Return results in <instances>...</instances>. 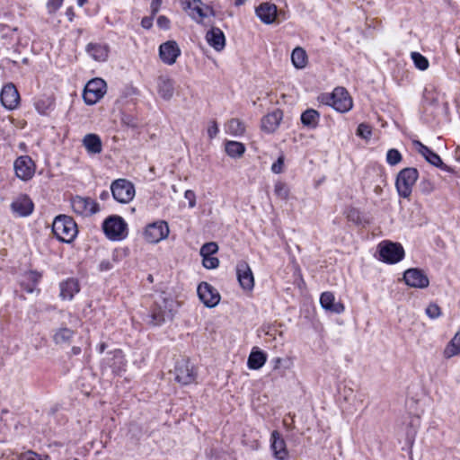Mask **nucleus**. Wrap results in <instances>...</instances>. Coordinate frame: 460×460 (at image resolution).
Segmentation results:
<instances>
[{
    "instance_id": "1",
    "label": "nucleus",
    "mask_w": 460,
    "mask_h": 460,
    "mask_svg": "<svg viewBox=\"0 0 460 460\" xmlns=\"http://www.w3.org/2000/svg\"><path fill=\"white\" fill-rule=\"evenodd\" d=\"M176 308V302L168 297L159 296L150 308L147 323L154 326L163 324L167 319H172Z\"/></svg>"
},
{
    "instance_id": "2",
    "label": "nucleus",
    "mask_w": 460,
    "mask_h": 460,
    "mask_svg": "<svg viewBox=\"0 0 460 460\" xmlns=\"http://www.w3.org/2000/svg\"><path fill=\"white\" fill-rule=\"evenodd\" d=\"M52 232L59 241L69 243L74 241L78 230L71 217L59 215L53 221Z\"/></svg>"
},
{
    "instance_id": "3",
    "label": "nucleus",
    "mask_w": 460,
    "mask_h": 460,
    "mask_svg": "<svg viewBox=\"0 0 460 460\" xmlns=\"http://www.w3.org/2000/svg\"><path fill=\"white\" fill-rule=\"evenodd\" d=\"M320 99L323 103L341 113L349 111L353 106L352 99L344 87H336L332 93H324Z\"/></svg>"
},
{
    "instance_id": "4",
    "label": "nucleus",
    "mask_w": 460,
    "mask_h": 460,
    "mask_svg": "<svg viewBox=\"0 0 460 460\" xmlns=\"http://www.w3.org/2000/svg\"><path fill=\"white\" fill-rule=\"evenodd\" d=\"M102 229L110 240L120 241L128 235L127 223L117 215L108 217L102 223Z\"/></svg>"
},
{
    "instance_id": "5",
    "label": "nucleus",
    "mask_w": 460,
    "mask_h": 460,
    "mask_svg": "<svg viewBox=\"0 0 460 460\" xmlns=\"http://www.w3.org/2000/svg\"><path fill=\"white\" fill-rule=\"evenodd\" d=\"M419 177L416 168L407 167L400 171L396 178V189L399 195L402 198H408L411 194L412 186Z\"/></svg>"
},
{
    "instance_id": "6",
    "label": "nucleus",
    "mask_w": 460,
    "mask_h": 460,
    "mask_svg": "<svg viewBox=\"0 0 460 460\" xmlns=\"http://www.w3.org/2000/svg\"><path fill=\"white\" fill-rule=\"evenodd\" d=\"M174 374L175 380L182 385L195 383L198 376L195 366L185 358L176 362Z\"/></svg>"
},
{
    "instance_id": "7",
    "label": "nucleus",
    "mask_w": 460,
    "mask_h": 460,
    "mask_svg": "<svg viewBox=\"0 0 460 460\" xmlns=\"http://www.w3.org/2000/svg\"><path fill=\"white\" fill-rule=\"evenodd\" d=\"M105 93V81L101 78H94L86 84L83 93V98L86 104L93 105L103 97Z\"/></svg>"
},
{
    "instance_id": "8",
    "label": "nucleus",
    "mask_w": 460,
    "mask_h": 460,
    "mask_svg": "<svg viewBox=\"0 0 460 460\" xmlns=\"http://www.w3.org/2000/svg\"><path fill=\"white\" fill-rule=\"evenodd\" d=\"M111 190L114 199L119 203H128L135 196L134 185L126 179L115 180L111 185Z\"/></svg>"
},
{
    "instance_id": "9",
    "label": "nucleus",
    "mask_w": 460,
    "mask_h": 460,
    "mask_svg": "<svg viewBox=\"0 0 460 460\" xmlns=\"http://www.w3.org/2000/svg\"><path fill=\"white\" fill-rule=\"evenodd\" d=\"M379 259L386 263H396L402 260L404 250L400 243L383 242L378 245Z\"/></svg>"
},
{
    "instance_id": "10",
    "label": "nucleus",
    "mask_w": 460,
    "mask_h": 460,
    "mask_svg": "<svg viewBox=\"0 0 460 460\" xmlns=\"http://www.w3.org/2000/svg\"><path fill=\"white\" fill-rule=\"evenodd\" d=\"M73 211L82 217H90L99 211V204L89 197L75 196L71 199Z\"/></svg>"
},
{
    "instance_id": "11",
    "label": "nucleus",
    "mask_w": 460,
    "mask_h": 460,
    "mask_svg": "<svg viewBox=\"0 0 460 460\" xmlns=\"http://www.w3.org/2000/svg\"><path fill=\"white\" fill-rule=\"evenodd\" d=\"M15 175L22 181L31 180L36 170L33 160L29 155H21L13 163Z\"/></svg>"
},
{
    "instance_id": "12",
    "label": "nucleus",
    "mask_w": 460,
    "mask_h": 460,
    "mask_svg": "<svg viewBox=\"0 0 460 460\" xmlns=\"http://www.w3.org/2000/svg\"><path fill=\"white\" fill-rule=\"evenodd\" d=\"M169 234V226L165 221H156L149 224L145 230L146 240L151 243H156L165 239Z\"/></svg>"
},
{
    "instance_id": "13",
    "label": "nucleus",
    "mask_w": 460,
    "mask_h": 460,
    "mask_svg": "<svg viewBox=\"0 0 460 460\" xmlns=\"http://www.w3.org/2000/svg\"><path fill=\"white\" fill-rule=\"evenodd\" d=\"M185 10L189 15L198 22H200L208 14H214L211 7L205 5L201 0H182Z\"/></svg>"
},
{
    "instance_id": "14",
    "label": "nucleus",
    "mask_w": 460,
    "mask_h": 460,
    "mask_svg": "<svg viewBox=\"0 0 460 460\" xmlns=\"http://www.w3.org/2000/svg\"><path fill=\"white\" fill-rule=\"evenodd\" d=\"M181 51L175 40H168L159 47V57L163 63L172 66L176 63Z\"/></svg>"
},
{
    "instance_id": "15",
    "label": "nucleus",
    "mask_w": 460,
    "mask_h": 460,
    "mask_svg": "<svg viewBox=\"0 0 460 460\" xmlns=\"http://www.w3.org/2000/svg\"><path fill=\"white\" fill-rule=\"evenodd\" d=\"M197 292L201 302L208 307H214L220 301L218 291L208 282H201Z\"/></svg>"
},
{
    "instance_id": "16",
    "label": "nucleus",
    "mask_w": 460,
    "mask_h": 460,
    "mask_svg": "<svg viewBox=\"0 0 460 460\" xmlns=\"http://www.w3.org/2000/svg\"><path fill=\"white\" fill-rule=\"evenodd\" d=\"M413 146H415L418 153L420 154L428 163L445 172L451 171L450 167L443 163L438 154L434 153L430 148L423 145L420 141H413Z\"/></svg>"
},
{
    "instance_id": "17",
    "label": "nucleus",
    "mask_w": 460,
    "mask_h": 460,
    "mask_svg": "<svg viewBox=\"0 0 460 460\" xmlns=\"http://www.w3.org/2000/svg\"><path fill=\"white\" fill-rule=\"evenodd\" d=\"M405 283L411 288H425L429 286V280L423 270L416 268L407 270L403 274Z\"/></svg>"
},
{
    "instance_id": "18",
    "label": "nucleus",
    "mask_w": 460,
    "mask_h": 460,
    "mask_svg": "<svg viewBox=\"0 0 460 460\" xmlns=\"http://www.w3.org/2000/svg\"><path fill=\"white\" fill-rule=\"evenodd\" d=\"M236 275L240 286L245 290H252L254 287V278L249 264L239 261L236 265Z\"/></svg>"
},
{
    "instance_id": "19",
    "label": "nucleus",
    "mask_w": 460,
    "mask_h": 460,
    "mask_svg": "<svg viewBox=\"0 0 460 460\" xmlns=\"http://www.w3.org/2000/svg\"><path fill=\"white\" fill-rule=\"evenodd\" d=\"M283 119V112L279 109H276L267 115L263 116L261 120V128L267 134L274 133L279 127Z\"/></svg>"
},
{
    "instance_id": "20",
    "label": "nucleus",
    "mask_w": 460,
    "mask_h": 460,
    "mask_svg": "<svg viewBox=\"0 0 460 460\" xmlns=\"http://www.w3.org/2000/svg\"><path fill=\"white\" fill-rule=\"evenodd\" d=\"M0 100L4 108L8 110L15 109L20 101L16 87L13 84L4 85L1 91Z\"/></svg>"
},
{
    "instance_id": "21",
    "label": "nucleus",
    "mask_w": 460,
    "mask_h": 460,
    "mask_svg": "<svg viewBox=\"0 0 460 460\" xmlns=\"http://www.w3.org/2000/svg\"><path fill=\"white\" fill-rule=\"evenodd\" d=\"M270 448L276 459L286 460L288 457L286 442L278 430H273L271 433Z\"/></svg>"
},
{
    "instance_id": "22",
    "label": "nucleus",
    "mask_w": 460,
    "mask_h": 460,
    "mask_svg": "<svg viewBox=\"0 0 460 460\" xmlns=\"http://www.w3.org/2000/svg\"><path fill=\"white\" fill-rule=\"evenodd\" d=\"M33 202L27 195H21L11 204V209L20 217H27L33 211Z\"/></svg>"
},
{
    "instance_id": "23",
    "label": "nucleus",
    "mask_w": 460,
    "mask_h": 460,
    "mask_svg": "<svg viewBox=\"0 0 460 460\" xmlns=\"http://www.w3.org/2000/svg\"><path fill=\"white\" fill-rule=\"evenodd\" d=\"M157 92L160 97L165 101L172 98L174 93V81L167 75H161L156 80Z\"/></svg>"
},
{
    "instance_id": "24",
    "label": "nucleus",
    "mask_w": 460,
    "mask_h": 460,
    "mask_svg": "<svg viewBox=\"0 0 460 460\" xmlns=\"http://www.w3.org/2000/svg\"><path fill=\"white\" fill-rule=\"evenodd\" d=\"M59 296L62 300H72L75 294L80 291V286L77 279L69 278L59 284Z\"/></svg>"
},
{
    "instance_id": "25",
    "label": "nucleus",
    "mask_w": 460,
    "mask_h": 460,
    "mask_svg": "<svg viewBox=\"0 0 460 460\" xmlns=\"http://www.w3.org/2000/svg\"><path fill=\"white\" fill-rule=\"evenodd\" d=\"M256 15L265 24L272 23L277 16V6L271 3H262L255 9Z\"/></svg>"
},
{
    "instance_id": "26",
    "label": "nucleus",
    "mask_w": 460,
    "mask_h": 460,
    "mask_svg": "<svg viewBox=\"0 0 460 460\" xmlns=\"http://www.w3.org/2000/svg\"><path fill=\"white\" fill-rule=\"evenodd\" d=\"M206 40L215 50L221 51L226 46L223 31L217 27L211 28L206 34Z\"/></svg>"
},
{
    "instance_id": "27",
    "label": "nucleus",
    "mask_w": 460,
    "mask_h": 460,
    "mask_svg": "<svg viewBox=\"0 0 460 460\" xmlns=\"http://www.w3.org/2000/svg\"><path fill=\"white\" fill-rule=\"evenodd\" d=\"M320 304L323 308L335 314H341L344 311V305L340 302H335V296L332 292H323L320 296Z\"/></svg>"
},
{
    "instance_id": "28",
    "label": "nucleus",
    "mask_w": 460,
    "mask_h": 460,
    "mask_svg": "<svg viewBox=\"0 0 460 460\" xmlns=\"http://www.w3.org/2000/svg\"><path fill=\"white\" fill-rule=\"evenodd\" d=\"M86 52L98 62H104L109 56V47L106 44L89 43L86 46Z\"/></svg>"
},
{
    "instance_id": "29",
    "label": "nucleus",
    "mask_w": 460,
    "mask_h": 460,
    "mask_svg": "<svg viewBox=\"0 0 460 460\" xmlns=\"http://www.w3.org/2000/svg\"><path fill=\"white\" fill-rule=\"evenodd\" d=\"M83 146L89 154H100L102 150L101 137L96 134H87L83 138Z\"/></svg>"
},
{
    "instance_id": "30",
    "label": "nucleus",
    "mask_w": 460,
    "mask_h": 460,
    "mask_svg": "<svg viewBox=\"0 0 460 460\" xmlns=\"http://www.w3.org/2000/svg\"><path fill=\"white\" fill-rule=\"evenodd\" d=\"M267 360V355L258 348H253L249 355L247 366L250 369H260L264 366Z\"/></svg>"
},
{
    "instance_id": "31",
    "label": "nucleus",
    "mask_w": 460,
    "mask_h": 460,
    "mask_svg": "<svg viewBox=\"0 0 460 460\" xmlns=\"http://www.w3.org/2000/svg\"><path fill=\"white\" fill-rule=\"evenodd\" d=\"M319 119L320 113L314 109H307L301 114V123L308 128H315Z\"/></svg>"
},
{
    "instance_id": "32",
    "label": "nucleus",
    "mask_w": 460,
    "mask_h": 460,
    "mask_svg": "<svg viewBox=\"0 0 460 460\" xmlns=\"http://www.w3.org/2000/svg\"><path fill=\"white\" fill-rule=\"evenodd\" d=\"M291 62L297 69H303L308 63V57L305 50L301 47H296L291 54Z\"/></svg>"
},
{
    "instance_id": "33",
    "label": "nucleus",
    "mask_w": 460,
    "mask_h": 460,
    "mask_svg": "<svg viewBox=\"0 0 460 460\" xmlns=\"http://www.w3.org/2000/svg\"><path fill=\"white\" fill-rule=\"evenodd\" d=\"M443 355L446 358L460 355V330L446 346Z\"/></svg>"
},
{
    "instance_id": "34",
    "label": "nucleus",
    "mask_w": 460,
    "mask_h": 460,
    "mask_svg": "<svg viewBox=\"0 0 460 460\" xmlns=\"http://www.w3.org/2000/svg\"><path fill=\"white\" fill-rule=\"evenodd\" d=\"M226 152L229 156L238 158L245 152V146L240 142L227 141L226 143Z\"/></svg>"
},
{
    "instance_id": "35",
    "label": "nucleus",
    "mask_w": 460,
    "mask_h": 460,
    "mask_svg": "<svg viewBox=\"0 0 460 460\" xmlns=\"http://www.w3.org/2000/svg\"><path fill=\"white\" fill-rule=\"evenodd\" d=\"M74 336V331L69 328L64 327L58 329L54 336L53 340L56 344L68 343Z\"/></svg>"
},
{
    "instance_id": "36",
    "label": "nucleus",
    "mask_w": 460,
    "mask_h": 460,
    "mask_svg": "<svg viewBox=\"0 0 460 460\" xmlns=\"http://www.w3.org/2000/svg\"><path fill=\"white\" fill-rule=\"evenodd\" d=\"M245 131L244 124L238 119H232L226 124V132L233 136H242Z\"/></svg>"
},
{
    "instance_id": "37",
    "label": "nucleus",
    "mask_w": 460,
    "mask_h": 460,
    "mask_svg": "<svg viewBox=\"0 0 460 460\" xmlns=\"http://www.w3.org/2000/svg\"><path fill=\"white\" fill-rule=\"evenodd\" d=\"M113 358L115 361L111 363V367L113 372L116 374H120L121 372L125 371L126 362L122 351L119 349L115 350L113 353Z\"/></svg>"
},
{
    "instance_id": "38",
    "label": "nucleus",
    "mask_w": 460,
    "mask_h": 460,
    "mask_svg": "<svg viewBox=\"0 0 460 460\" xmlns=\"http://www.w3.org/2000/svg\"><path fill=\"white\" fill-rule=\"evenodd\" d=\"M411 58L417 68L426 70L429 67V60L419 52H411Z\"/></svg>"
},
{
    "instance_id": "39",
    "label": "nucleus",
    "mask_w": 460,
    "mask_h": 460,
    "mask_svg": "<svg viewBox=\"0 0 460 460\" xmlns=\"http://www.w3.org/2000/svg\"><path fill=\"white\" fill-rule=\"evenodd\" d=\"M402 161V155L401 153L395 149V148H391L387 151V154H386V162L394 166V165H396L397 164H399L400 162Z\"/></svg>"
},
{
    "instance_id": "40",
    "label": "nucleus",
    "mask_w": 460,
    "mask_h": 460,
    "mask_svg": "<svg viewBox=\"0 0 460 460\" xmlns=\"http://www.w3.org/2000/svg\"><path fill=\"white\" fill-rule=\"evenodd\" d=\"M218 251V245L215 242H209L203 244L200 248L201 257L210 256Z\"/></svg>"
},
{
    "instance_id": "41",
    "label": "nucleus",
    "mask_w": 460,
    "mask_h": 460,
    "mask_svg": "<svg viewBox=\"0 0 460 460\" xmlns=\"http://www.w3.org/2000/svg\"><path fill=\"white\" fill-rule=\"evenodd\" d=\"M357 135L364 139H369L372 135L371 127L366 123L358 126Z\"/></svg>"
},
{
    "instance_id": "42",
    "label": "nucleus",
    "mask_w": 460,
    "mask_h": 460,
    "mask_svg": "<svg viewBox=\"0 0 460 460\" xmlns=\"http://www.w3.org/2000/svg\"><path fill=\"white\" fill-rule=\"evenodd\" d=\"M275 194L280 199H287L288 196V190L287 185L281 181H278L274 186Z\"/></svg>"
},
{
    "instance_id": "43",
    "label": "nucleus",
    "mask_w": 460,
    "mask_h": 460,
    "mask_svg": "<svg viewBox=\"0 0 460 460\" xmlns=\"http://www.w3.org/2000/svg\"><path fill=\"white\" fill-rule=\"evenodd\" d=\"M202 265L208 270L216 269L219 265V260L212 255L205 256L202 257Z\"/></svg>"
},
{
    "instance_id": "44",
    "label": "nucleus",
    "mask_w": 460,
    "mask_h": 460,
    "mask_svg": "<svg viewBox=\"0 0 460 460\" xmlns=\"http://www.w3.org/2000/svg\"><path fill=\"white\" fill-rule=\"evenodd\" d=\"M427 315L431 319H437L441 315V309L437 304H429L426 308Z\"/></svg>"
},
{
    "instance_id": "45",
    "label": "nucleus",
    "mask_w": 460,
    "mask_h": 460,
    "mask_svg": "<svg viewBox=\"0 0 460 460\" xmlns=\"http://www.w3.org/2000/svg\"><path fill=\"white\" fill-rule=\"evenodd\" d=\"M41 277H42L41 273H40L38 271H35V270H30V271H28V272H26L24 274L25 279L28 282H30V283H31V284H33L35 286L38 285V283L40 282Z\"/></svg>"
},
{
    "instance_id": "46",
    "label": "nucleus",
    "mask_w": 460,
    "mask_h": 460,
    "mask_svg": "<svg viewBox=\"0 0 460 460\" xmlns=\"http://www.w3.org/2000/svg\"><path fill=\"white\" fill-rule=\"evenodd\" d=\"M435 189L434 183L429 179H422L420 182V190L424 194L431 193Z\"/></svg>"
},
{
    "instance_id": "47",
    "label": "nucleus",
    "mask_w": 460,
    "mask_h": 460,
    "mask_svg": "<svg viewBox=\"0 0 460 460\" xmlns=\"http://www.w3.org/2000/svg\"><path fill=\"white\" fill-rule=\"evenodd\" d=\"M18 460H41V457L39 454L34 451L29 450L27 452L22 453L18 456Z\"/></svg>"
},
{
    "instance_id": "48",
    "label": "nucleus",
    "mask_w": 460,
    "mask_h": 460,
    "mask_svg": "<svg viewBox=\"0 0 460 460\" xmlns=\"http://www.w3.org/2000/svg\"><path fill=\"white\" fill-rule=\"evenodd\" d=\"M284 166V155H281L278 160L272 164L271 171L272 172L279 174L281 173L283 171Z\"/></svg>"
},
{
    "instance_id": "49",
    "label": "nucleus",
    "mask_w": 460,
    "mask_h": 460,
    "mask_svg": "<svg viewBox=\"0 0 460 460\" xmlns=\"http://www.w3.org/2000/svg\"><path fill=\"white\" fill-rule=\"evenodd\" d=\"M184 198L189 201V207L194 208L196 206V194L191 190H187L184 193Z\"/></svg>"
},
{
    "instance_id": "50",
    "label": "nucleus",
    "mask_w": 460,
    "mask_h": 460,
    "mask_svg": "<svg viewBox=\"0 0 460 460\" xmlns=\"http://www.w3.org/2000/svg\"><path fill=\"white\" fill-rule=\"evenodd\" d=\"M62 3L63 0H49L47 4L49 13H55L62 5Z\"/></svg>"
},
{
    "instance_id": "51",
    "label": "nucleus",
    "mask_w": 460,
    "mask_h": 460,
    "mask_svg": "<svg viewBox=\"0 0 460 460\" xmlns=\"http://www.w3.org/2000/svg\"><path fill=\"white\" fill-rule=\"evenodd\" d=\"M157 26L160 29L168 30L170 28V20L164 15H160L157 18Z\"/></svg>"
},
{
    "instance_id": "52",
    "label": "nucleus",
    "mask_w": 460,
    "mask_h": 460,
    "mask_svg": "<svg viewBox=\"0 0 460 460\" xmlns=\"http://www.w3.org/2000/svg\"><path fill=\"white\" fill-rule=\"evenodd\" d=\"M218 133V127L216 121H212L208 128V135L210 138H214Z\"/></svg>"
},
{
    "instance_id": "53",
    "label": "nucleus",
    "mask_w": 460,
    "mask_h": 460,
    "mask_svg": "<svg viewBox=\"0 0 460 460\" xmlns=\"http://www.w3.org/2000/svg\"><path fill=\"white\" fill-rule=\"evenodd\" d=\"M122 122L131 128H136L137 126V123L136 122L135 119L129 115L123 116Z\"/></svg>"
},
{
    "instance_id": "54",
    "label": "nucleus",
    "mask_w": 460,
    "mask_h": 460,
    "mask_svg": "<svg viewBox=\"0 0 460 460\" xmlns=\"http://www.w3.org/2000/svg\"><path fill=\"white\" fill-rule=\"evenodd\" d=\"M161 4L162 0H152L150 8L153 16L158 13Z\"/></svg>"
},
{
    "instance_id": "55",
    "label": "nucleus",
    "mask_w": 460,
    "mask_h": 460,
    "mask_svg": "<svg viewBox=\"0 0 460 460\" xmlns=\"http://www.w3.org/2000/svg\"><path fill=\"white\" fill-rule=\"evenodd\" d=\"M21 286L27 293H33L37 287L30 282L25 281H22L21 283Z\"/></svg>"
},
{
    "instance_id": "56",
    "label": "nucleus",
    "mask_w": 460,
    "mask_h": 460,
    "mask_svg": "<svg viewBox=\"0 0 460 460\" xmlns=\"http://www.w3.org/2000/svg\"><path fill=\"white\" fill-rule=\"evenodd\" d=\"M141 26L145 29H150L153 26V15L150 17H144L141 21Z\"/></svg>"
},
{
    "instance_id": "57",
    "label": "nucleus",
    "mask_w": 460,
    "mask_h": 460,
    "mask_svg": "<svg viewBox=\"0 0 460 460\" xmlns=\"http://www.w3.org/2000/svg\"><path fill=\"white\" fill-rule=\"evenodd\" d=\"M111 268H112V263L108 260H104V261H101V263L99 265V269L101 271L110 270Z\"/></svg>"
},
{
    "instance_id": "58",
    "label": "nucleus",
    "mask_w": 460,
    "mask_h": 460,
    "mask_svg": "<svg viewBox=\"0 0 460 460\" xmlns=\"http://www.w3.org/2000/svg\"><path fill=\"white\" fill-rule=\"evenodd\" d=\"M274 366H273V368L274 369H277L279 367V365L280 363L282 362V358H275L273 360H272Z\"/></svg>"
},
{
    "instance_id": "59",
    "label": "nucleus",
    "mask_w": 460,
    "mask_h": 460,
    "mask_svg": "<svg viewBox=\"0 0 460 460\" xmlns=\"http://www.w3.org/2000/svg\"><path fill=\"white\" fill-rule=\"evenodd\" d=\"M71 351L74 355H78L81 353V348L75 346L72 348Z\"/></svg>"
},
{
    "instance_id": "60",
    "label": "nucleus",
    "mask_w": 460,
    "mask_h": 460,
    "mask_svg": "<svg viewBox=\"0 0 460 460\" xmlns=\"http://www.w3.org/2000/svg\"><path fill=\"white\" fill-rule=\"evenodd\" d=\"M36 109L38 110V111L41 114L45 113V110L43 108H40V102H36Z\"/></svg>"
},
{
    "instance_id": "61",
    "label": "nucleus",
    "mask_w": 460,
    "mask_h": 460,
    "mask_svg": "<svg viewBox=\"0 0 460 460\" xmlns=\"http://www.w3.org/2000/svg\"><path fill=\"white\" fill-rule=\"evenodd\" d=\"M108 197H109V192L107 190L102 191L100 195L101 199H106Z\"/></svg>"
},
{
    "instance_id": "62",
    "label": "nucleus",
    "mask_w": 460,
    "mask_h": 460,
    "mask_svg": "<svg viewBox=\"0 0 460 460\" xmlns=\"http://www.w3.org/2000/svg\"><path fill=\"white\" fill-rule=\"evenodd\" d=\"M106 347L107 346H106V344L104 342L101 343L100 346H99V352L102 353L105 350Z\"/></svg>"
},
{
    "instance_id": "63",
    "label": "nucleus",
    "mask_w": 460,
    "mask_h": 460,
    "mask_svg": "<svg viewBox=\"0 0 460 460\" xmlns=\"http://www.w3.org/2000/svg\"><path fill=\"white\" fill-rule=\"evenodd\" d=\"M245 2H246V0H234V4H235L236 6H241V5H243Z\"/></svg>"
},
{
    "instance_id": "64",
    "label": "nucleus",
    "mask_w": 460,
    "mask_h": 460,
    "mask_svg": "<svg viewBox=\"0 0 460 460\" xmlns=\"http://www.w3.org/2000/svg\"><path fill=\"white\" fill-rule=\"evenodd\" d=\"M456 156L457 160H460V147H457L456 150Z\"/></svg>"
}]
</instances>
